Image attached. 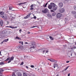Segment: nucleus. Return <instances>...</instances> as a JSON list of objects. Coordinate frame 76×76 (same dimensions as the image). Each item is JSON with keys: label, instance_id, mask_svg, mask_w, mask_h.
I'll use <instances>...</instances> for the list:
<instances>
[{"label": "nucleus", "instance_id": "f257e3e1", "mask_svg": "<svg viewBox=\"0 0 76 76\" xmlns=\"http://www.w3.org/2000/svg\"><path fill=\"white\" fill-rule=\"evenodd\" d=\"M36 47V43L35 42H31V45L28 46V49H32L35 48Z\"/></svg>", "mask_w": 76, "mask_h": 76}, {"label": "nucleus", "instance_id": "f03ea898", "mask_svg": "<svg viewBox=\"0 0 76 76\" xmlns=\"http://www.w3.org/2000/svg\"><path fill=\"white\" fill-rule=\"evenodd\" d=\"M69 57H75V55H76V53H75L73 50L69 52Z\"/></svg>", "mask_w": 76, "mask_h": 76}, {"label": "nucleus", "instance_id": "7ed1b4c3", "mask_svg": "<svg viewBox=\"0 0 76 76\" xmlns=\"http://www.w3.org/2000/svg\"><path fill=\"white\" fill-rule=\"evenodd\" d=\"M41 51L44 54L45 52V53H48V50H47V49L46 48H43L42 49H41Z\"/></svg>", "mask_w": 76, "mask_h": 76}, {"label": "nucleus", "instance_id": "20e7f679", "mask_svg": "<svg viewBox=\"0 0 76 76\" xmlns=\"http://www.w3.org/2000/svg\"><path fill=\"white\" fill-rule=\"evenodd\" d=\"M42 12L43 13H47L48 12V10L47 8H45L44 10H42Z\"/></svg>", "mask_w": 76, "mask_h": 76}, {"label": "nucleus", "instance_id": "39448f33", "mask_svg": "<svg viewBox=\"0 0 76 76\" xmlns=\"http://www.w3.org/2000/svg\"><path fill=\"white\" fill-rule=\"evenodd\" d=\"M9 59H10V60L12 61V60H13V59H14V57L13 56H12L11 58L9 57L8 58H7V59H6L5 60V61H7L9 60Z\"/></svg>", "mask_w": 76, "mask_h": 76}, {"label": "nucleus", "instance_id": "423d86ee", "mask_svg": "<svg viewBox=\"0 0 76 76\" xmlns=\"http://www.w3.org/2000/svg\"><path fill=\"white\" fill-rule=\"evenodd\" d=\"M62 16V14L61 13H58L56 15V17L57 18H60Z\"/></svg>", "mask_w": 76, "mask_h": 76}, {"label": "nucleus", "instance_id": "0eeeda50", "mask_svg": "<svg viewBox=\"0 0 76 76\" xmlns=\"http://www.w3.org/2000/svg\"><path fill=\"white\" fill-rule=\"evenodd\" d=\"M17 48L18 49H20V50H23V47L22 45H21L18 46Z\"/></svg>", "mask_w": 76, "mask_h": 76}, {"label": "nucleus", "instance_id": "6e6552de", "mask_svg": "<svg viewBox=\"0 0 76 76\" xmlns=\"http://www.w3.org/2000/svg\"><path fill=\"white\" fill-rule=\"evenodd\" d=\"M64 10L63 8H61L59 9V11L60 13H63L64 12Z\"/></svg>", "mask_w": 76, "mask_h": 76}, {"label": "nucleus", "instance_id": "1a4fd4ad", "mask_svg": "<svg viewBox=\"0 0 76 76\" xmlns=\"http://www.w3.org/2000/svg\"><path fill=\"white\" fill-rule=\"evenodd\" d=\"M58 5L59 7H62L63 6V4L62 2H60L58 4Z\"/></svg>", "mask_w": 76, "mask_h": 76}, {"label": "nucleus", "instance_id": "9d476101", "mask_svg": "<svg viewBox=\"0 0 76 76\" xmlns=\"http://www.w3.org/2000/svg\"><path fill=\"white\" fill-rule=\"evenodd\" d=\"M31 15V13H30L28 15H27L26 17H24V19H27L29 17H30V15Z\"/></svg>", "mask_w": 76, "mask_h": 76}, {"label": "nucleus", "instance_id": "9b49d317", "mask_svg": "<svg viewBox=\"0 0 76 76\" xmlns=\"http://www.w3.org/2000/svg\"><path fill=\"white\" fill-rule=\"evenodd\" d=\"M3 21L2 20H0V25L1 26H3Z\"/></svg>", "mask_w": 76, "mask_h": 76}, {"label": "nucleus", "instance_id": "f8f14e48", "mask_svg": "<svg viewBox=\"0 0 76 76\" xmlns=\"http://www.w3.org/2000/svg\"><path fill=\"white\" fill-rule=\"evenodd\" d=\"M50 5H51V6L53 7H54V6H56V4L53 3H51L50 4Z\"/></svg>", "mask_w": 76, "mask_h": 76}, {"label": "nucleus", "instance_id": "ddd939ff", "mask_svg": "<svg viewBox=\"0 0 76 76\" xmlns=\"http://www.w3.org/2000/svg\"><path fill=\"white\" fill-rule=\"evenodd\" d=\"M25 3H26V2H24L23 3H21L18 4V5H19V6H22L23 4H25Z\"/></svg>", "mask_w": 76, "mask_h": 76}, {"label": "nucleus", "instance_id": "4468645a", "mask_svg": "<svg viewBox=\"0 0 76 76\" xmlns=\"http://www.w3.org/2000/svg\"><path fill=\"white\" fill-rule=\"evenodd\" d=\"M9 28H12V29H15V28H17L18 27L17 26L16 27H13L12 26H8Z\"/></svg>", "mask_w": 76, "mask_h": 76}, {"label": "nucleus", "instance_id": "2eb2a0df", "mask_svg": "<svg viewBox=\"0 0 76 76\" xmlns=\"http://www.w3.org/2000/svg\"><path fill=\"white\" fill-rule=\"evenodd\" d=\"M52 9L53 10H57V7H56V6H54L52 7Z\"/></svg>", "mask_w": 76, "mask_h": 76}, {"label": "nucleus", "instance_id": "dca6fc26", "mask_svg": "<svg viewBox=\"0 0 76 76\" xmlns=\"http://www.w3.org/2000/svg\"><path fill=\"white\" fill-rule=\"evenodd\" d=\"M48 8L49 9H52V7L51 5L49 4V5L48 6Z\"/></svg>", "mask_w": 76, "mask_h": 76}, {"label": "nucleus", "instance_id": "f3484780", "mask_svg": "<svg viewBox=\"0 0 76 76\" xmlns=\"http://www.w3.org/2000/svg\"><path fill=\"white\" fill-rule=\"evenodd\" d=\"M69 21V19L66 18H65V22H68V21Z\"/></svg>", "mask_w": 76, "mask_h": 76}, {"label": "nucleus", "instance_id": "a211bd4d", "mask_svg": "<svg viewBox=\"0 0 76 76\" xmlns=\"http://www.w3.org/2000/svg\"><path fill=\"white\" fill-rule=\"evenodd\" d=\"M9 41V39H5L3 41V42H7V41Z\"/></svg>", "mask_w": 76, "mask_h": 76}, {"label": "nucleus", "instance_id": "6ab92c4d", "mask_svg": "<svg viewBox=\"0 0 76 76\" xmlns=\"http://www.w3.org/2000/svg\"><path fill=\"white\" fill-rule=\"evenodd\" d=\"M58 66V65H57V64H54V65L53 66V67L54 69L56 68V67H57Z\"/></svg>", "mask_w": 76, "mask_h": 76}, {"label": "nucleus", "instance_id": "aec40b11", "mask_svg": "<svg viewBox=\"0 0 76 76\" xmlns=\"http://www.w3.org/2000/svg\"><path fill=\"white\" fill-rule=\"evenodd\" d=\"M72 13L73 15H76V11H72Z\"/></svg>", "mask_w": 76, "mask_h": 76}, {"label": "nucleus", "instance_id": "412c9836", "mask_svg": "<svg viewBox=\"0 0 76 76\" xmlns=\"http://www.w3.org/2000/svg\"><path fill=\"white\" fill-rule=\"evenodd\" d=\"M76 47L75 46H74L71 48V50H75V49H76Z\"/></svg>", "mask_w": 76, "mask_h": 76}, {"label": "nucleus", "instance_id": "4be33fe9", "mask_svg": "<svg viewBox=\"0 0 76 76\" xmlns=\"http://www.w3.org/2000/svg\"><path fill=\"white\" fill-rule=\"evenodd\" d=\"M18 76H22V74L21 73L19 72L17 74Z\"/></svg>", "mask_w": 76, "mask_h": 76}, {"label": "nucleus", "instance_id": "5701e85b", "mask_svg": "<svg viewBox=\"0 0 76 76\" xmlns=\"http://www.w3.org/2000/svg\"><path fill=\"white\" fill-rule=\"evenodd\" d=\"M15 39H20V40H21V39L19 37H18V36H17L16 38Z\"/></svg>", "mask_w": 76, "mask_h": 76}, {"label": "nucleus", "instance_id": "b1692460", "mask_svg": "<svg viewBox=\"0 0 76 76\" xmlns=\"http://www.w3.org/2000/svg\"><path fill=\"white\" fill-rule=\"evenodd\" d=\"M47 4H48V3H46L45 4H44L43 5L44 7H47Z\"/></svg>", "mask_w": 76, "mask_h": 76}, {"label": "nucleus", "instance_id": "393cba45", "mask_svg": "<svg viewBox=\"0 0 76 76\" xmlns=\"http://www.w3.org/2000/svg\"><path fill=\"white\" fill-rule=\"evenodd\" d=\"M3 18L5 20H6L7 19V16H6L5 17H4Z\"/></svg>", "mask_w": 76, "mask_h": 76}, {"label": "nucleus", "instance_id": "a878e982", "mask_svg": "<svg viewBox=\"0 0 76 76\" xmlns=\"http://www.w3.org/2000/svg\"><path fill=\"white\" fill-rule=\"evenodd\" d=\"M34 17H32L31 18V19H37V17H36V16H35V15H33Z\"/></svg>", "mask_w": 76, "mask_h": 76}, {"label": "nucleus", "instance_id": "bb28decb", "mask_svg": "<svg viewBox=\"0 0 76 76\" xmlns=\"http://www.w3.org/2000/svg\"><path fill=\"white\" fill-rule=\"evenodd\" d=\"M69 67H70V66H68L67 67H66V68H65L64 69V70L65 71H66V70H67V69H68V68H69Z\"/></svg>", "mask_w": 76, "mask_h": 76}, {"label": "nucleus", "instance_id": "cd10ccee", "mask_svg": "<svg viewBox=\"0 0 76 76\" xmlns=\"http://www.w3.org/2000/svg\"><path fill=\"white\" fill-rule=\"evenodd\" d=\"M4 13V12H3L2 11L0 12V14L1 15H3Z\"/></svg>", "mask_w": 76, "mask_h": 76}, {"label": "nucleus", "instance_id": "c85d7f7f", "mask_svg": "<svg viewBox=\"0 0 76 76\" xmlns=\"http://www.w3.org/2000/svg\"><path fill=\"white\" fill-rule=\"evenodd\" d=\"M49 38L52 40H53L54 39V38H53L51 36H50Z\"/></svg>", "mask_w": 76, "mask_h": 76}, {"label": "nucleus", "instance_id": "c756f323", "mask_svg": "<svg viewBox=\"0 0 76 76\" xmlns=\"http://www.w3.org/2000/svg\"><path fill=\"white\" fill-rule=\"evenodd\" d=\"M23 76H27V75L25 73H23Z\"/></svg>", "mask_w": 76, "mask_h": 76}, {"label": "nucleus", "instance_id": "7c9ffc66", "mask_svg": "<svg viewBox=\"0 0 76 76\" xmlns=\"http://www.w3.org/2000/svg\"><path fill=\"white\" fill-rule=\"evenodd\" d=\"M51 61H52V62H55L56 61L54 59H51Z\"/></svg>", "mask_w": 76, "mask_h": 76}, {"label": "nucleus", "instance_id": "2f4dec72", "mask_svg": "<svg viewBox=\"0 0 76 76\" xmlns=\"http://www.w3.org/2000/svg\"><path fill=\"white\" fill-rule=\"evenodd\" d=\"M1 18H4V15H3L2 14V15H1Z\"/></svg>", "mask_w": 76, "mask_h": 76}, {"label": "nucleus", "instance_id": "473e14b6", "mask_svg": "<svg viewBox=\"0 0 76 76\" xmlns=\"http://www.w3.org/2000/svg\"><path fill=\"white\" fill-rule=\"evenodd\" d=\"M2 64H4V63L3 62L0 63V65H2Z\"/></svg>", "mask_w": 76, "mask_h": 76}, {"label": "nucleus", "instance_id": "72a5a7b5", "mask_svg": "<svg viewBox=\"0 0 76 76\" xmlns=\"http://www.w3.org/2000/svg\"><path fill=\"white\" fill-rule=\"evenodd\" d=\"M19 43H20V44H22V45H23V42H19Z\"/></svg>", "mask_w": 76, "mask_h": 76}, {"label": "nucleus", "instance_id": "f704fd0d", "mask_svg": "<svg viewBox=\"0 0 76 76\" xmlns=\"http://www.w3.org/2000/svg\"><path fill=\"white\" fill-rule=\"evenodd\" d=\"M74 10H76V6H75L74 7Z\"/></svg>", "mask_w": 76, "mask_h": 76}, {"label": "nucleus", "instance_id": "c9c22d12", "mask_svg": "<svg viewBox=\"0 0 76 76\" xmlns=\"http://www.w3.org/2000/svg\"><path fill=\"white\" fill-rule=\"evenodd\" d=\"M47 16H48V17H50V16H51V15H50L49 14H47Z\"/></svg>", "mask_w": 76, "mask_h": 76}, {"label": "nucleus", "instance_id": "e433bc0d", "mask_svg": "<svg viewBox=\"0 0 76 76\" xmlns=\"http://www.w3.org/2000/svg\"><path fill=\"white\" fill-rule=\"evenodd\" d=\"M9 8L10 10H11L12 9V7L9 6Z\"/></svg>", "mask_w": 76, "mask_h": 76}, {"label": "nucleus", "instance_id": "4c0bfd02", "mask_svg": "<svg viewBox=\"0 0 76 76\" xmlns=\"http://www.w3.org/2000/svg\"><path fill=\"white\" fill-rule=\"evenodd\" d=\"M36 27V26H33L30 27V28H35Z\"/></svg>", "mask_w": 76, "mask_h": 76}, {"label": "nucleus", "instance_id": "58836bf2", "mask_svg": "<svg viewBox=\"0 0 76 76\" xmlns=\"http://www.w3.org/2000/svg\"><path fill=\"white\" fill-rule=\"evenodd\" d=\"M31 67L32 68H34V66L33 65H31Z\"/></svg>", "mask_w": 76, "mask_h": 76}, {"label": "nucleus", "instance_id": "ea45409f", "mask_svg": "<svg viewBox=\"0 0 76 76\" xmlns=\"http://www.w3.org/2000/svg\"><path fill=\"white\" fill-rule=\"evenodd\" d=\"M52 15L53 16H55L56 15V14H55V13H53Z\"/></svg>", "mask_w": 76, "mask_h": 76}, {"label": "nucleus", "instance_id": "a19ab883", "mask_svg": "<svg viewBox=\"0 0 76 76\" xmlns=\"http://www.w3.org/2000/svg\"><path fill=\"white\" fill-rule=\"evenodd\" d=\"M3 71H4V70L3 69H0V72H3Z\"/></svg>", "mask_w": 76, "mask_h": 76}, {"label": "nucleus", "instance_id": "79ce46f5", "mask_svg": "<svg viewBox=\"0 0 76 76\" xmlns=\"http://www.w3.org/2000/svg\"><path fill=\"white\" fill-rule=\"evenodd\" d=\"M11 61H12L11 60H10L9 61H8V63H10V62H11Z\"/></svg>", "mask_w": 76, "mask_h": 76}, {"label": "nucleus", "instance_id": "37998d69", "mask_svg": "<svg viewBox=\"0 0 76 76\" xmlns=\"http://www.w3.org/2000/svg\"><path fill=\"white\" fill-rule=\"evenodd\" d=\"M23 62H22L20 64V65H23Z\"/></svg>", "mask_w": 76, "mask_h": 76}, {"label": "nucleus", "instance_id": "c03bdc74", "mask_svg": "<svg viewBox=\"0 0 76 76\" xmlns=\"http://www.w3.org/2000/svg\"><path fill=\"white\" fill-rule=\"evenodd\" d=\"M69 62H70L69 61H66V63H69Z\"/></svg>", "mask_w": 76, "mask_h": 76}, {"label": "nucleus", "instance_id": "a18cd8bd", "mask_svg": "<svg viewBox=\"0 0 76 76\" xmlns=\"http://www.w3.org/2000/svg\"><path fill=\"white\" fill-rule=\"evenodd\" d=\"M33 6H34V5H33V4H32L31 6H30V7H33Z\"/></svg>", "mask_w": 76, "mask_h": 76}, {"label": "nucleus", "instance_id": "49530a36", "mask_svg": "<svg viewBox=\"0 0 76 76\" xmlns=\"http://www.w3.org/2000/svg\"><path fill=\"white\" fill-rule=\"evenodd\" d=\"M19 31H20V33H21V32H21L22 31V29H20L19 30Z\"/></svg>", "mask_w": 76, "mask_h": 76}, {"label": "nucleus", "instance_id": "de8ad7c7", "mask_svg": "<svg viewBox=\"0 0 76 76\" xmlns=\"http://www.w3.org/2000/svg\"><path fill=\"white\" fill-rule=\"evenodd\" d=\"M34 9V8H32V7H31V10H32Z\"/></svg>", "mask_w": 76, "mask_h": 76}, {"label": "nucleus", "instance_id": "09e8293b", "mask_svg": "<svg viewBox=\"0 0 76 76\" xmlns=\"http://www.w3.org/2000/svg\"><path fill=\"white\" fill-rule=\"evenodd\" d=\"M31 33L29 31H28V34H30Z\"/></svg>", "mask_w": 76, "mask_h": 76}, {"label": "nucleus", "instance_id": "8fccbe9b", "mask_svg": "<svg viewBox=\"0 0 76 76\" xmlns=\"http://www.w3.org/2000/svg\"><path fill=\"white\" fill-rule=\"evenodd\" d=\"M0 75H2V72L0 71Z\"/></svg>", "mask_w": 76, "mask_h": 76}, {"label": "nucleus", "instance_id": "3c124183", "mask_svg": "<svg viewBox=\"0 0 76 76\" xmlns=\"http://www.w3.org/2000/svg\"><path fill=\"white\" fill-rule=\"evenodd\" d=\"M50 11L51 12H54V11H53V10H51Z\"/></svg>", "mask_w": 76, "mask_h": 76}, {"label": "nucleus", "instance_id": "603ef678", "mask_svg": "<svg viewBox=\"0 0 76 76\" xmlns=\"http://www.w3.org/2000/svg\"><path fill=\"white\" fill-rule=\"evenodd\" d=\"M12 76H16V75H15L14 74H13L12 75Z\"/></svg>", "mask_w": 76, "mask_h": 76}, {"label": "nucleus", "instance_id": "864d4df0", "mask_svg": "<svg viewBox=\"0 0 76 76\" xmlns=\"http://www.w3.org/2000/svg\"><path fill=\"white\" fill-rule=\"evenodd\" d=\"M26 69H28V66H26Z\"/></svg>", "mask_w": 76, "mask_h": 76}, {"label": "nucleus", "instance_id": "5fc2aeb1", "mask_svg": "<svg viewBox=\"0 0 76 76\" xmlns=\"http://www.w3.org/2000/svg\"><path fill=\"white\" fill-rule=\"evenodd\" d=\"M26 44H28V43L27 42H26L25 43Z\"/></svg>", "mask_w": 76, "mask_h": 76}, {"label": "nucleus", "instance_id": "6e6d98bb", "mask_svg": "<svg viewBox=\"0 0 76 76\" xmlns=\"http://www.w3.org/2000/svg\"><path fill=\"white\" fill-rule=\"evenodd\" d=\"M70 74H68V76H70Z\"/></svg>", "mask_w": 76, "mask_h": 76}, {"label": "nucleus", "instance_id": "4d7b16f0", "mask_svg": "<svg viewBox=\"0 0 76 76\" xmlns=\"http://www.w3.org/2000/svg\"><path fill=\"white\" fill-rule=\"evenodd\" d=\"M3 42H3V41L2 42H1V44H3Z\"/></svg>", "mask_w": 76, "mask_h": 76}, {"label": "nucleus", "instance_id": "13d9d810", "mask_svg": "<svg viewBox=\"0 0 76 76\" xmlns=\"http://www.w3.org/2000/svg\"><path fill=\"white\" fill-rule=\"evenodd\" d=\"M56 76H59V75H57Z\"/></svg>", "mask_w": 76, "mask_h": 76}, {"label": "nucleus", "instance_id": "bf43d9fd", "mask_svg": "<svg viewBox=\"0 0 76 76\" xmlns=\"http://www.w3.org/2000/svg\"><path fill=\"white\" fill-rule=\"evenodd\" d=\"M50 61H51V59H50L49 60Z\"/></svg>", "mask_w": 76, "mask_h": 76}, {"label": "nucleus", "instance_id": "052dcab7", "mask_svg": "<svg viewBox=\"0 0 76 76\" xmlns=\"http://www.w3.org/2000/svg\"><path fill=\"white\" fill-rule=\"evenodd\" d=\"M48 60H50V59H48Z\"/></svg>", "mask_w": 76, "mask_h": 76}, {"label": "nucleus", "instance_id": "680f3d73", "mask_svg": "<svg viewBox=\"0 0 76 76\" xmlns=\"http://www.w3.org/2000/svg\"><path fill=\"white\" fill-rule=\"evenodd\" d=\"M0 54H1V52L0 51Z\"/></svg>", "mask_w": 76, "mask_h": 76}, {"label": "nucleus", "instance_id": "e2e57ef3", "mask_svg": "<svg viewBox=\"0 0 76 76\" xmlns=\"http://www.w3.org/2000/svg\"><path fill=\"white\" fill-rule=\"evenodd\" d=\"M48 64H49V63H48Z\"/></svg>", "mask_w": 76, "mask_h": 76}, {"label": "nucleus", "instance_id": "0e129e2a", "mask_svg": "<svg viewBox=\"0 0 76 76\" xmlns=\"http://www.w3.org/2000/svg\"><path fill=\"white\" fill-rule=\"evenodd\" d=\"M35 69H37V68H35Z\"/></svg>", "mask_w": 76, "mask_h": 76}, {"label": "nucleus", "instance_id": "69168bd1", "mask_svg": "<svg viewBox=\"0 0 76 76\" xmlns=\"http://www.w3.org/2000/svg\"><path fill=\"white\" fill-rule=\"evenodd\" d=\"M62 72H63L64 71H62Z\"/></svg>", "mask_w": 76, "mask_h": 76}, {"label": "nucleus", "instance_id": "338daca9", "mask_svg": "<svg viewBox=\"0 0 76 76\" xmlns=\"http://www.w3.org/2000/svg\"><path fill=\"white\" fill-rule=\"evenodd\" d=\"M38 70H39V69H38Z\"/></svg>", "mask_w": 76, "mask_h": 76}, {"label": "nucleus", "instance_id": "774afa93", "mask_svg": "<svg viewBox=\"0 0 76 76\" xmlns=\"http://www.w3.org/2000/svg\"><path fill=\"white\" fill-rule=\"evenodd\" d=\"M76 54V53H75Z\"/></svg>", "mask_w": 76, "mask_h": 76}]
</instances>
